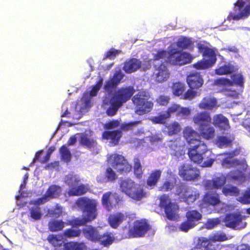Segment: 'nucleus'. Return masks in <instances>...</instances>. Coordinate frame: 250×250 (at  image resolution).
<instances>
[{"mask_svg":"<svg viewBox=\"0 0 250 250\" xmlns=\"http://www.w3.org/2000/svg\"><path fill=\"white\" fill-rule=\"evenodd\" d=\"M200 134L191 127L187 126L183 130V136L190 147L188 155L191 161L201 164L203 161V155L208 151L207 145L200 139Z\"/></svg>","mask_w":250,"mask_h":250,"instance_id":"obj_1","label":"nucleus"},{"mask_svg":"<svg viewBox=\"0 0 250 250\" xmlns=\"http://www.w3.org/2000/svg\"><path fill=\"white\" fill-rule=\"evenodd\" d=\"M76 204L85 214V216L83 218L75 217L67 220L66 226H71L73 228L82 226L96 218L97 203L95 200L86 197H82L76 200Z\"/></svg>","mask_w":250,"mask_h":250,"instance_id":"obj_2","label":"nucleus"},{"mask_svg":"<svg viewBox=\"0 0 250 250\" xmlns=\"http://www.w3.org/2000/svg\"><path fill=\"white\" fill-rule=\"evenodd\" d=\"M135 92L133 86L122 87L115 90L110 97V116L115 115L119 108L130 100Z\"/></svg>","mask_w":250,"mask_h":250,"instance_id":"obj_3","label":"nucleus"},{"mask_svg":"<svg viewBox=\"0 0 250 250\" xmlns=\"http://www.w3.org/2000/svg\"><path fill=\"white\" fill-rule=\"evenodd\" d=\"M120 190L136 201H141L146 197L144 189L130 178L121 179L119 183Z\"/></svg>","mask_w":250,"mask_h":250,"instance_id":"obj_4","label":"nucleus"},{"mask_svg":"<svg viewBox=\"0 0 250 250\" xmlns=\"http://www.w3.org/2000/svg\"><path fill=\"white\" fill-rule=\"evenodd\" d=\"M150 95L146 91H140L132 98L135 106V112L143 115L150 112L153 109V103L150 101Z\"/></svg>","mask_w":250,"mask_h":250,"instance_id":"obj_5","label":"nucleus"},{"mask_svg":"<svg viewBox=\"0 0 250 250\" xmlns=\"http://www.w3.org/2000/svg\"><path fill=\"white\" fill-rule=\"evenodd\" d=\"M193 58L189 53L180 51L170 46L168 47V56L166 62L172 65L181 66L191 62Z\"/></svg>","mask_w":250,"mask_h":250,"instance_id":"obj_6","label":"nucleus"},{"mask_svg":"<svg viewBox=\"0 0 250 250\" xmlns=\"http://www.w3.org/2000/svg\"><path fill=\"white\" fill-rule=\"evenodd\" d=\"M234 13L230 12L227 17L229 21H238L247 18L250 15V4L246 5L244 0H237L234 3Z\"/></svg>","mask_w":250,"mask_h":250,"instance_id":"obj_7","label":"nucleus"},{"mask_svg":"<svg viewBox=\"0 0 250 250\" xmlns=\"http://www.w3.org/2000/svg\"><path fill=\"white\" fill-rule=\"evenodd\" d=\"M159 207L163 208L167 218L170 221L174 220L177 216L179 206L172 202L168 195L163 194L160 198Z\"/></svg>","mask_w":250,"mask_h":250,"instance_id":"obj_8","label":"nucleus"},{"mask_svg":"<svg viewBox=\"0 0 250 250\" xmlns=\"http://www.w3.org/2000/svg\"><path fill=\"white\" fill-rule=\"evenodd\" d=\"M150 229L151 226L146 219L137 220L133 222V226L129 229L128 235L129 237H142Z\"/></svg>","mask_w":250,"mask_h":250,"instance_id":"obj_9","label":"nucleus"},{"mask_svg":"<svg viewBox=\"0 0 250 250\" xmlns=\"http://www.w3.org/2000/svg\"><path fill=\"white\" fill-rule=\"evenodd\" d=\"M178 175L183 180L194 181L199 179L200 172L198 168L192 165L184 163L179 167Z\"/></svg>","mask_w":250,"mask_h":250,"instance_id":"obj_10","label":"nucleus"},{"mask_svg":"<svg viewBox=\"0 0 250 250\" xmlns=\"http://www.w3.org/2000/svg\"><path fill=\"white\" fill-rule=\"evenodd\" d=\"M110 165L112 168L120 174H126L132 169V166L125 158L118 154L110 155Z\"/></svg>","mask_w":250,"mask_h":250,"instance_id":"obj_11","label":"nucleus"},{"mask_svg":"<svg viewBox=\"0 0 250 250\" xmlns=\"http://www.w3.org/2000/svg\"><path fill=\"white\" fill-rule=\"evenodd\" d=\"M185 216L186 220L179 226V229L183 232H187L190 229L195 227L198 221L202 218V214L195 209L188 211Z\"/></svg>","mask_w":250,"mask_h":250,"instance_id":"obj_12","label":"nucleus"},{"mask_svg":"<svg viewBox=\"0 0 250 250\" xmlns=\"http://www.w3.org/2000/svg\"><path fill=\"white\" fill-rule=\"evenodd\" d=\"M205 61H198L193 64V67L197 69H205L212 66L216 61V55L211 49L206 47L203 52Z\"/></svg>","mask_w":250,"mask_h":250,"instance_id":"obj_13","label":"nucleus"},{"mask_svg":"<svg viewBox=\"0 0 250 250\" xmlns=\"http://www.w3.org/2000/svg\"><path fill=\"white\" fill-rule=\"evenodd\" d=\"M180 198L188 204L195 202L199 197L197 190L189 186L182 187L178 193Z\"/></svg>","mask_w":250,"mask_h":250,"instance_id":"obj_14","label":"nucleus"},{"mask_svg":"<svg viewBox=\"0 0 250 250\" xmlns=\"http://www.w3.org/2000/svg\"><path fill=\"white\" fill-rule=\"evenodd\" d=\"M226 183V176L222 173H218L211 180L205 181L204 186L207 189H218L223 188Z\"/></svg>","mask_w":250,"mask_h":250,"instance_id":"obj_15","label":"nucleus"},{"mask_svg":"<svg viewBox=\"0 0 250 250\" xmlns=\"http://www.w3.org/2000/svg\"><path fill=\"white\" fill-rule=\"evenodd\" d=\"M61 192L62 188L60 186L52 185L48 188L45 194L35 201V204L37 205L43 204L49 201V198H58L61 195Z\"/></svg>","mask_w":250,"mask_h":250,"instance_id":"obj_16","label":"nucleus"},{"mask_svg":"<svg viewBox=\"0 0 250 250\" xmlns=\"http://www.w3.org/2000/svg\"><path fill=\"white\" fill-rule=\"evenodd\" d=\"M187 83L191 89H198L204 83L203 78L200 73L197 72H191L187 77Z\"/></svg>","mask_w":250,"mask_h":250,"instance_id":"obj_17","label":"nucleus"},{"mask_svg":"<svg viewBox=\"0 0 250 250\" xmlns=\"http://www.w3.org/2000/svg\"><path fill=\"white\" fill-rule=\"evenodd\" d=\"M211 123L201 125L198 127V131L200 138L206 140H210L215 136V128L211 125Z\"/></svg>","mask_w":250,"mask_h":250,"instance_id":"obj_18","label":"nucleus"},{"mask_svg":"<svg viewBox=\"0 0 250 250\" xmlns=\"http://www.w3.org/2000/svg\"><path fill=\"white\" fill-rule=\"evenodd\" d=\"M142 65V62L140 60L135 58H130L125 62L123 69L126 73L130 74L139 69Z\"/></svg>","mask_w":250,"mask_h":250,"instance_id":"obj_19","label":"nucleus"},{"mask_svg":"<svg viewBox=\"0 0 250 250\" xmlns=\"http://www.w3.org/2000/svg\"><path fill=\"white\" fill-rule=\"evenodd\" d=\"M242 221L241 216L236 213L226 214L224 220L226 227L233 229H239L240 228L239 225Z\"/></svg>","mask_w":250,"mask_h":250,"instance_id":"obj_20","label":"nucleus"},{"mask_svg":"<svg viewBox=\"0 0 250 250\" xmlns=\"http://www.w3.org/2000/svg\"><path fill=\"white\" fill-rule=\"evenodd\" d=\"M103 83V79L102 78L100 77L99 80L96 82V84L92 86V89L89 93L85 92L83 96L82 99L83 100L85 105H88L91 103L90 97H95L97 95V93Z\"/></svg>","mask_w":250,"mask_h":250,"instance_id":"obj_21","label":"nucleus"},{"mask_svg":"<svg viewBox=\"0 0 250 250\" xmlns=\"http://www.w3.org/2000/svg\"><path fill=\"white\" fill-rule=\"evenodd\" d=\"M212 119L209 112L203 111L197 113L192 118L193 122L198 125L211 123Z\"/></svg>","mask_w":250,"mask_h":250,"instance_id":"obj_22","label":"nucleus"},{"mask_svg":"<svg viewBox=\"0 0 250 250\" xmlns=\"http://www.w3.org/2000/svg\"><path fill=\"white\" fill-rule=\"evenodd\" d=\"M155 75L156 80L158 83H163L166 81L170 76V72L167 66L162 63L156 69Z\"/></svg>","mask_w":250,"mask_h":250,"instance_id":"obj_23","label":"nucleus"},{"mask_svg":"<svg viewBox=\"0 0 250 250\" xmlns=\"http://www.w3.org/2000/svg\"><path fill=\"white\" fill-rule=\"evenodd\" d=\"M162 171L156 169L151 172L146 179L147 187L150 189L154 188L157 185L161 177Z\"/></svg>","mask_w":250,"mask_h":250,"instance_id":"obj_24","label":"nucleus"},{"mask_svg":"<svg viewBox=\"0 0 250 250\" xmlns=\"http://www.w3.org/2000/svg\"><path fill=\"white\" fill-rule=\"evenodd\" d=\"M213 124L221 129L227 130L230 128L229 120L221 114H216L213 117Z\"/></svg>","mask_w":250,"mask_h":250,"instance_id":"obj_25","label":"nucleus"},{"mask_svg":"<svg viewBox=\"0 0 250 250\" xmlns=\"http://www.w3.org/2000/svg\"><path fill=\"white\" fill-rule=\"evenodd\" d=\"M217 106V101L214 97H205L198 104V107L201 109L212 110Z\"/></svg>","mask_w":250,"mask_h":250,"instance_id":"obj_26","label":"nucleus"},{"mask_svg":"<svg viewBox=\"0 0 250 250\" xmlns=\"http://www.w3.org/2000/svg\"><path fill=\"white\" fill-rule=\"evenodd\" d=\"M204 203L208 205L215 206L220 203L219 195L216 192H207L203 197Z\"/></svg>","mask_w":250,"mask_h":250,"instance_id":"obj_27","label":"nucleus"},{"mask_svg":"<svg viewBox=\"0 0 250 250\" xmlns=\"http://www.w3.org/2000/svg\"><path fill=\"white\" fill-rule=\"evenodd\" d=\"M89 190L88 185L81 184L80 185L70 188L68 191V194L71 196H79L85 194Z\"/></svg>","mask_w":250,"mask_h":250,"instance_id":"obj_28","label":"nucleus"},{"mask_svg":"<svg viewBox=\"0 0 250 250\" xmlns=\"http://www.w3.org/2000/svg\"><path fill=\"white\" fill-rule=\"evenodd\" d=\"M126 218V216L121 212L110 214V227L113 229H117Z\"/></svg>","mask_w":250,"mask_h":250,"instance_id":"obj_29","label":"nucleus"},{"mask_svg":"<svg viewBox=\"0 0 250 250\" xmlns=\"http://www.w3.org/2000/svg\"><path fill=\"white\" fill-rule=\"evenodd\" d=\"M66 226V222L62 220L51 219L48 224V229L50 231L57 232L62 230Z\"/></svg>","mask_w":250,"mask_h":250,"instance_id":"obj_30","label":"nucleus"},{"mask_svg":"<svg viewBox=\"0 0 250 250\" xmlns=\"http://www.w3.org/2000/svg\"><path fill=\"white\" fill-rule=\"evenodd\" d=\"M228 178L232 181H237L240 183H244L246 180V174L240 170H233L228 174Z\"/></svg>","mask_w":250,"mask_h":250,"instance_id":"obj_31","label":"nucleus"},{"mask_svg":"<svg viewBox=\"0 0 250 250\" xmlns=\"http://www.w3.org/2000/svg\"><path fill=\"white\" fill-rule=\"evenodd\" d=\"M79 142L82 146H85L88 148L94 147L97 145L95 139L89 138L88 135L85 133L81 134Z\"/></svg>","mask_w":250,"mask_h":250,"instance_id":"obj_32","label":"nucleus"},{"mask_svg":"<svg viewBox=\"0 0 250 250\" xmlns=\"http://www.w3.org/2000/svg\"><path fill=\"white\" fill-rule=\"evenodd\" d=\"M222 165L227 168H230L239 166L244 167L246 164L244 161L237 159H229V158H224L222 161Z\"/></svg>","mask_w":250,"mask_h":250,"instance_id":"obj_33","label":"nucleus"},{"mask_svg":"<svg viewBox=\"0 0 250 250\" xmlns=\"http://www.w3.org/2000/svg\"><path fill=\"white\" fill-rule=\"evenodd\" d=\"M203 161L201 164L202 163V166L205 167H209L212 166L215 160L214 154L211 151H208L203 155Z\"/></svg>","mask_w":250,"mask_h":250,"instance_id":"obj_34","label":"nucleus"},{"mask_svg":"<svg viewBox=\"0 0 250 250\" xmlns=\"http://www.w3.org/2000/svg\"><path fill=\"white\" fill-rule=\"evenodd\" d=\"M186 88L185 84L180 82L174 83L171 86L172 94L177 97H182L186 91Z\"/></svg>","mask_w":250,"mask_h":250,"instance_id":"obj_35","label":"nucleus"},{"mask_svg":"<svg viewBox=\"0 0 250 250\" xmlns=\"http://www.w3.org/2000/svg\"><path fill=\"white\" fill-rule=\"evenodd\" d=\"M82 231L80 229H74L71 228L64 230L62 234V238L65 239L74 238L79 237Z\"/></svg>","mask_w":250,"mask_h":250,"instance_id":"obj_36","label":"nucleus"},{"mask_svg":"<svg viewBox=\"0 0 250 250\" xmlns=\"http://www.w3.org/2000/svg\"><path fill=\"white\" fill-rule=\"evenodd\" d=\"M83 233L87 239L93 242L96 241L97 237L99 234L96 229L92 226H89L83 229Z\"/></svg>","mask_w":250,"mask_h":250,"instance_id":"obj_37","label":"nucleus"},{"mask_svg":"<svg viewBox=\"0 0 250 250\" xmlns=\"http://www.w3.org/2000/svg\"><path fill=\"white\" fill-rule=\"evenodd\" d=\"M125 76L121 69L116 70L112 77L110 78V88L116 87L121 82Z\"/></svg>","mask_w":250,"mask_h":250,"instance_id":"obj_38","label":"nucleus"},{"mask_svg":"<svg viewBox=\"0 0 250 250\" xmlns=\"http://www.w3.org/2000/svg\"><path fill=\"white\" fill-rule=\"evenodd\" d=\"M167 131L168 135L171 136L179 133L181 127L180 124L177 122H174L166 126Z\"/></svg>","mask_w":250,"mask_h":250,"instance_id":"obj_39","label":"nucleus"},{"mask_svg":"<svg viewBox=\"0 0 250 250\" xmlns=\"http://www.w3.org/2000/svg\"><path fill=\"white\" fill-rule=\"evenodd\" d=\"M198 245L201 248H204V250H216L215 245L205 237L199 239Z\"/></svg>","mask_w":250,"mask_h":250,"instance_id":"obj_40","label":"nucleus"},{"mask_svg":"<svg viewBox=\"0 0 250 250\" xmlns=\"http://www.w3.org/2000/svg\"><path fill=\"white\" fill-rule=\"evenodd\" d=\"M222 191L226 196H237L240 193L239 189L236 187L233 186L224 187L223 188Z\"/></svg>","mask_w":250,"mask_h":250,"instance_id":"obj_41","label":"nucleus"},{"mask_svg":"<svg viewBox=\"0 0 250 250\" xmlns=\"http://www.w3.org/2000/svg\"><path fill=\"white\" fill-rule=\"evenodd\" d=\"M233 71V67L229 64L224 65L215 69V74L218 75H223L231 74Z\"/></svg>","mask_w":250,"mask_h":250,"instance_id":"obj_42","label":"nucleus"},{"mask_svg":"<svg viewBox=\"0 0 250 250\" xmlns=\"http://www.w3.org/2000/svg\"><path fill=\"white\" fill-rule=\"evenodd\" d=\"M191 44V41L187 37L180 38L176 42L177 47L182 50L189 48Z\"/></svg>","mask_w":250,"mask_h":250,"instance_id":"obj_43","label":"nucleus"},{"mask_svg":"<svg viewBox=\"0 0 250 250\" xmlns=\"http://www.w3.org/2000/svg\"><path fill=\"white\" fill-rule=\"evenodd\" d=\"M62 159L66 162H69L71 159V154L66 146H62L60 148Z\"/></svg>","mask_w":250,"mask_h":250,"instance_id":"obj_44","label":"nucleus"},{"mask_svg":"<svg viewBox=\"0 0 250 250\" xmlns=\"http://www.w3.org/2000/svg\"><path fill=\"white\" fill-rule=\"evenodd\" d=\"M122 135V131L120 130L110 131V143L112 146H114L118 144Z\"/></svg>","mask_w":250,"mask_h":250,"instance_id":"obj_45","label":"nucleus"},{"mask_svg":"<svg viewBox=\"0 0 250 250\" xmlns=\"http://www.w3.org/2000/svg\"><path fill=\"white\" fill-rule=\"evenodd\" d=\"M232 79L231 82L233 83V85L234 84L239 86L242 88L244 87V78L243 76L240 73H235L231 75Z\"/></svg>","mask_w":250,"mask_h":250,"instance_id":"obj_46","label":"nucleus"},{"mask_svg":"<svg viewBox=\"0 0 250 250\" xmlns=\"http://www.w3.org/2000/svg\"><path fill=\"white\" fill-rule=\"evenodd\" d=\"M30 216L35 220H39L42 217L41 208L38 206H35L30 208Z\"/></svg>","mask_w":250,"mask_h":250,"instance_id":"obj_47","label":"nucleus"},{"mask_svg":"<svg viewBox=\"0 0 250 250\" xmlns=\"http://www.w3.org/2000/svg\"><path fill=\"white\" fill-rule=\"evenodd\" d=\"M180 106V105L179 104L173 103L167 108L165 113L168 116V118H170L172 114L175 113H176V115L178 116Z\"/></svg>","mask_w":250,"mask_h":250,"instance_id":"obj_48","label":"nucleus"},{"mask_svg":"<svg viewBox=\"0 0 250 250\" xmlns=\"http://www.w3.org/2000/svg\"><path fill=\"white\" fill-rule=\"evenodd\" d=\"M47 240L50 243L55 247H60L63 243L62 241L59 238L57 235L50 234L47 237Z\"/></svg>","mask_w":250,"mask_h":250,"instance_id":"obj_49","label":"nucleus"},{"mask_svg":"<svg viewBox=\"0 0 250 250\" xmlns=\"http://www.w3.org/2000/svg\"><path fill=\"white\" fill-rule=\"evenodd\" d=\"M194 89L189 88L183 93L181 98L184 100L190 101L197 96V92L194 90Z\"/></svg>","mask_w":250,"mask_h":250,"instance_id":"obj_50","label":"nucleus"},{"mask_svg":"<svg viewBox=\"0 0 250 250\" xmlns=\"http://www.w3.org/2000/svg\"><path fill=\"white\" fill-rule=\"evenodd\" d=\"M64 248L65 250H83L82 245L76 242L65 243Z\"/></svg>","mask_w":250,"mask_h":250,"instance_id":"obj_51","label":"nucleus"},{"mask_svg":"<svg viewBox=\"0 0 250 250\" xmlns=\"http://www.w3.org/2000/svg\"><path fill=\"white\" fill-rule=\"evenodd\" d=\"M148 141L151 144H156L159 143H161L163 140V136L162 134L160 133H155L151 134L147 137Z\"/></svg>","mask_w":250,"mask_h":250,"instance_id":"obj_52","label":"nucleus"},{"mask_svg":"<svg viewBox=\"0 0 250 250\" xmlns=\"http://www.w3.org/2000/svg\"><path fill=\"white\" fill-rule=\"evenodd\" d=\"M210 241L212 244V242H222L226 241L228 239V237L225 233H215L212 235L209 239H208Z\"/></svg>","mask_w":250,"mask_h":250,"instance_id":"obj_53","label":"nucleus"},{"mask_svg":"<svg viewBox=\"0 0 250 250\" xmlns=\"http://www.w3.org/2000/svg\"><path fill=\"white\" fill-rule=\"evenodd\" d=\"M231 143V141L226 136H221L218 137L217 144L219 147H226Z\"/></svg>","mask_w":250,"mask_h":250,"instance_id":"obj_54","label":"nucleus"},{"mask_svg":"<svg viewBox=\"0 0 250 250\" xmlns=\"http://www.w3.org/2000/svg\"><path fill=\"white\" fill-rule=\"evenodd\" d=\"M174 187V183L169 181H165L159 188V190L161 191L166 192L171 191Z\"/></svg>","mask_w":250,"mask_h":250,"instance_id":"obj_55","label":"nucleus"},{"mask_svg":"<svg viewBox=\"0 0 250 250\" xmlns=\"http://www.w3.org/2000/svg\"><path fill=\"white\" fill-rule=\"evenodd\" d=\"M170 98L169 96L162 95L156 99V102L161 106H167L169 103Z\"/></svg>","mask_w":250,"mask_h":250,"instance_id":"obj_56","label":"nucleus"},{"mask_svg":"<svg viewBox=\"0 0 250 250\" xmlns=\"http://www.w3.org/2000/svg\"><path fill=\"white\" fill-rule=\"evenodd\" d=\"M168 119V116L166 113L160 114L157 116L153 117L151 121L154 124H164L166 122V120Z\"/></svg>","mask_w":250,"mask_h":250,"instance_id":"obj_57","label":"nucleus"},{"mask_svg":"<svg viewBox=\"0 0 250 250\" xmlns=\"http://www.w3.org/2000/svg\"><path fill=\"white\" fill-rule=\"evenodd\" d=\"M96 242H99L101 244L107 246L109 244V234H99Z\"/></svg>","mask_w":250,"mask_h":250,"instance_id":"obj_58","label":"nucleus"},{"mask_svg":"<svg viewBox=\"0 0 250 250\" xmlns=\"http://www.w3.org/2000/svg\"><path fill=\"white\" fill-rule=\"evenodd\" d=\"M168 56V50L167 51L165 50H159L157 51L156 53L154 55L153 60H160L161 59H164L167 58Z\"/></svg>","mask_w":250,"mask_h":250,"instance_id":"obj_59","label":"nucleus"},{"mask_svg":"<svg viewBox=\"0 0 250 250\" xmlns=\"http://www.w3.org/2000/svg\"><path fill=\"white\" fill-rule=\"evenodd\" d=\"M215 83L218 86H233V83L229 79L221 78L215 81Z\"/></svg>","mask_w":250,"mask_h":250,"instance_id":"obj_60","label":"nucleus"},{"mask_svg":"<svg viewBox=\"0 0 250 250\" xmlns=\"http://www.w3.org/2000/svg\"><path fill=\"white\" fill-rule=\"evenodd\" d=\"M239 201L244 204H250V189L246 190L243 195L239 198Z\"/></svg>","mask_w":250,"mask_h":250,"instance_id":"obj_61","label":"nucleus"},{"mask_svg":"<svg viewBox=\"0 0 250 250\" xmlns=\"http://www.w3.org/2000/svg\"><path fill=\"white\" fill-rule=\"evenodd\" d=\"M190 109L186 107H181L180 106V109L179 110V113L178 116H182L184 118H187L190 114Z\"/></svg>","mask_w":250,"mask_h":250,"instance_id":"obj_62","label":"nucleus"},{"mask_svg":"<svg viewBox=\"0 0 250 250\" xmlns=\"http://www.w3.org/2000/svg\"><path fill=\"white\" fill-rule=\"evenodd\" d=\"M220 221L218 219H208L206 223V227L208 229H211L218 225Z\"/></svg>","mask_w":250,"mask_h":250,"instance_id":"obj_63","label":"nucleus"},{"mask_svg":"<svg viewBox=\"0 0 250 250\" xmlns=\"http://www.w3.org/2000/svg\"><path fill=\"white\" fill-rule=\"evenodd\" d=\"M102 205L106 208L107 210H109V192L104 194L102 199Z\"/></svg>","mask_w":250,"mask_h":250,"instance_id":"obj_64","label":"nucleus"}]
</instances>
